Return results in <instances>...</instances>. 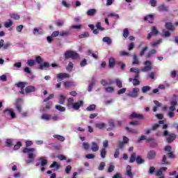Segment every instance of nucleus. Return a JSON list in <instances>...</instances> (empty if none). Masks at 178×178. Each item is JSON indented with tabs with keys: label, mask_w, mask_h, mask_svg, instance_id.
Returning <instances> with one entry per match:
<instances>
[{
	"label": "nucleus",
	"mask_w": 178,
	"mask_h": 178,
	"mask_svg": "<svg viewBox=\"0 0 178 178\" xmlns=\"http://www.w3.org/2000/svg\"><path fill=\"white\" fill-rule=\"evenodd\" d=\"M79 56L78 53L74 51H67L64 54V58L66 60L70 59L71 58V59L74 60L76 59H79Z\"/></svg>",
	"instance_id": "nucleus-2"
},
{
	"label": "nucleus",
	"mask_w": 178,
	"mask_h": 178,
	"mask_svg": "<svg viewBox=\"0 0 178 178\" xmlns=\"http://www.w3.org/2000/svg\"><path fill=\"white\" fill-rule=\"evenodd\" d=\"M74 104V99H73V97H69L67 99V106L72 107Z\"/></svg>",
	"instance_id": "nucleus-27"
},
{
	"label": "nucleus",
	"mask_w": 178,
	"mask_h": 178,
	"mask_svg": "<svg viewBox=\"0 0 178 178\" xmlns=\"http://www.w3.org/2000/svg\"><path fill=\"white\" fill-rule=\"evenodd\" d=\"M39 161H41L40 165L41 166H47V163H48V160L44 159V158L41 157L39 159Z\"/></svg>",
	"instance_id": "nucleus-34"
},
{
	"label": "nucleus",
	"mask_w": 178,
	"mask_h": 178,
	"mask_svg": "<svg viewBox=\"0 0 178 178\" xmlns=\"http://www.w3.org/2000/svg\"><path fill=\"white\" fill-rule=\"evenodd\" d=\"M106 166V163H105V162L104 161H102L100 162L97 169L98 170H104Z\"/></svg>",
	"instance_id": "nucleus-32"
},
{
	"label": "nucleus",
	"mask_w": 178,
	"mask_h": 178,
	"mask_svg": "<svg viewBox=\"0 0 178 178\" xmlns=\"http://www.w3.org/2000/svg\"><path fill=\"white\" fill-rule=\"evenodd\" d=\"M96 27H97V30H99L100 31H105V28H104L101 26L100 22H97Z\"/></svg>",
	"instance_id": "nucleus-41"
},
{
	"label": "nucleus",
	"mask_w": 178,
	"mask_h": 178,
	"mask_svg": "<svg viewBox=\"0 0 178 178\" xmlns=\"http://www.w3.org/2000/svg\"><path fill=\"white\" fill-rule=\"evenodd\" d=\"M138 92H140V88H134L132 91L129 93V97L131 98H137V97H138Z\"/></svg>",
	"instance_id": "nucleus-8"
},
{
	"label": "nucleus",
	"mask_w": 178,
	"mask_h": 178,
	"mask_svg": "<svg viewBox=\"0 0 178 178\" xmlns=\"http://www.w3.org/2000/svg\"><path fill=\"white\" fill-rule=\"evenodd\" d=\"M97 13V10L95 8L89 9L86 12V15L88 16H95V15Z\"/></svg>",
	"instance_id": "nucleus-20"
},
{
	"label": "nucleus",
	"mask_w": 178,
	"mask_h": 178,
	"mask_svg": "<svg viewBox=\"0 0 178 178\" xmlns=\"http://www.w3.org/2000/svg\"><path fill=\"white\" fill-rule=\"evenodd\" d=\"M22 147V142H17L16 145L14 146V149L16 151L17 149H20Z\"/></svg>",
	"instance_id": "nucleus-53"
},
{
	"label": "nucleus",
	"mask_w": 178,
	"mask_h": 178,
	"mask_svg": "<svg viewBox=\"0 0 178 178\" xmlns=\"http://www.w3.org/2000/svg\"><path fill=\"white\" fill-rule=\"evenodd\" d=\"M155 54H156V50L155 49H153L149 51V53L146 56V58H152V56H154Z\"/></svg>",
	"instance_id": "nucleus-26"
},
{
	"label": "nucleus",
	"mask_w": 178,
	"mask_h": 178,
	"mask_svg": "<svg viewBox=\"0 0 178 178\" xmlns=\"http://www.w3.org/2000/svg\"><path fill=\"white\" fill-rule=\"evenodd\" d=\"M102 41L103 42H106L107 45H112V39L109 37H104Z\"/></svg>",
	"instance_id": "nucleus-22"
},
{
	"label": "nucleus",
	"mask_w": 178,
	"mask_h": 178,
	"mask_svg": "<svg viewBox=\"0 0 178 178\" xmlns=\"http://www.w3.org/2000/svg\"><path fill=\"white\" fill-rule=\"evenodd\" d=\"M87 65V59L83 58L81 63H80V66L81 67H84V66H86Z\"/></svg>",
	"instance_id": "nucleus-58"
},
{
	"label": "nucleus",
	"mask_w": 178,
	"mask_h": 178,
	"mask_svg": "<svg viewBox=\"0 0 178 178\" xmlns=\"http://www.w3.org/2000/svg\"><path fill=\"white\" fill-rule=\"evenodd\" d=\"M54 138H56L57 140H58V141H61V142L65 141V137H63V136L54 135Z\"/></svg>",
	"instance_id": "nucleus-43"
},
{
	"label": "nucleus",
	"mask_w": 178,
	"mask_h": 178,
	"mask_svg": "<svg viewBox=\"0 0 178 178\" xmlns=\"http://www.w3.org/2000/svg\"><path fill=\"white\" fill-rule=\"evenodd\" d=\"M35 62L39 65H42L41 63H42V57H41L40 56H36Z\"/></svg>",
	"instance_id": "nucleus-50"
},
{
	"label": "nucleus",
	"mask_w": 178,
	"mask_h": 178,
	"mask_svg": "<svg viewBox=\"0 0 178 178\" xmlns=\"http://www.w3.org/2000/svg\"><path fill=\"white\" fill-rule=\"evenodd\" d=\"M51 65H49V63L44 62L42 64H40L38 67V69L40 70H42L44 68L48 69V67H50Z\"/></svg>",
	"instance_id": "nucleus-19"
},
{
	"label": "nucleus",
	"mask_w": 178,
	"mask_h": 178,
	"mask_svg": "<svg viewBox=\"0 0 178 178\" xmlns=\"http://www.w3.org/2000/svg\"><path fill=\"white\" fill-rule=\"evenodd\" d=\"M22 99L21 98H18L16 100V103H15V108L17 111V112H19V113H20L22 112Z\"/></svg>",
	"instance_id": "nucleus-9"
},
{
	"label": "nucleus",
	"mask_w": 178,
	"mask_h": 178,
	"mask_svg": "<svg viewBox=\"0 0 178 178\" xmlns=\"http://www.w3.org/2000/svg\"><path fill=\"white\" fill-rule=\"evenodd\" d=\"M97 108V106L95 104H90L86 108V111H95Z\"/></svg>",
	"instance_id": "nucleus-39"
},
{
	"label": "nucleus",
	"mask_w": 178,
	"mask_h": 178,
	"mask_svg": "<svg viewBox=\"0 0 178 178\" xmlns=\"http://www.w3.org/2000/svg\"><path fill=\"white\" fill-rule=\"evenodd\" d=\"M55 108L57 111H59V112H65V111H66V108L60 105H56Z\"/></svg>",
	"instance_id": "nucleus-35"
},
{
	"label": "nucleus",
	"mask_w": 178,
	"mask_h": 178,
	"mask_svg": "<svg viewBox=\"0 0 178 178\" xmlns=\"http://www.w3.org/2000/svg\"><path fill=\"white\" fill-rule=\"evenodd\" d=\"M60 35V32L59 31H55L51 33V37L55 38V37H58Z\"/></svg>",
	"instance_id": "nucleus-64"
},
{
	"label": "nucleus",
	"mask_w": 178,
	"mask_h": 178,
	"mask_svg": "<svg viewBox=\"0 0 178 178\" xmlns=\"http://www.w3.org/2000/svg\"><path fill=\"white\" fill-rule=\"evenodd\" d=\"M83 148L85 149L86 151H88V149H90V145L88 143H83Z\"/></svg>",
	"instance_id": "nucleus-61"
},
{
	"label": "nucleus",
	"mask_w": 178,
	"mask_h": 178,
	"mask_svg": "<svg viewBox=\"0 0 178 178\" xmlns=\"http://www.w3.org/2000/svg\"><path fill=\"white\" fill-rule=\"evenodd\" d=\"M57 158L59 159V161H66L67 159L66 156L63 154H58Z\"/></svg>",
	"instance_id": "nucleus-56"
},
{
	"label": "nucleus",
	"mask_w": 178,
	"mask_h": 178,
	"mask_svg": "<svg viewBox=\"0 0 178 178\" xmlns=\"http://www.w3.org/2000/svg\"><path fill=\"white\" fill-rule=\"evenodd\" d=\"M29 160L26 161V163H33L34 161V158H35V154L34 153H29L28 154Z\"/></svg>",
	"instance_id": "nucleus-15"
},
{
	"label": "nucleus",
	"mask_w": 178,
	"mask_h": 178,
	"mask_svg": "<svg viewBox=\"0 0 178 178\" xmlns=\"http://www.w3.org/2000/svg\"><path fill=\"white\" fill-rule=\"evenodd\" d=\"M12 24H13V21H10V22H6L4 24L6 29H9V27H10V26H12Z\"/></svg>",
	"instance_id": "nucleus-60"
},
{
	"label": "nucleus",
	"mask_w": 178,
	"mask_h": 178,
	"mask_svg": "<svg viewBox=\"0 0 178 178\" xmlns=\"http://www.w3.org/2000/svg\"><path fill=\"white\" fill-rule=\"evenodd\" d=\"M125 130H127L128 133H132V134H138V131L137 129H131L129 127H126Z\"/></svg>",
	"instance_id": "nucleus-23"
},
{
	"label": "nucleus",
	"mask_w": 178,
	"mask_h": 178,
	"mask_svg": "<svg viewBox=\"0 0 178 178\" xmlns=\"http://www.w3.org/2000/svg\"><path fill=\"white\" fill-rule=\"evenodd\" d=\"M108 124L110 127L107 129V131H111V130L115 129V123L113 122H110Z\"/></svg>",
	"instance_id": "nucleus-51"
},
{
	"label": "nucleus",
	"mask_w": 178,
	"mask_h": 178,
	"mask_svg": "<svg viewBox=\"0 0 178 178\" xmlns=\"http://www.w3.org/2000/svg\"><path fill=\"white\" fill-rule=\"evenodd\" d=\"M134 161H136V163H138V165H142V163H144V162H145V160H144V159H143L141 156H137L136 153H132L129 159V162L130 163H133Z\"/></svg>",
	"instance_id": "nucleus-1"
},
{
	"label": "nucleus",
	"mask_w": 178,
	"mask_h": 178,
	"mask_svg": "<svg viewBox=\"0 0 178 178\" xmlns=\"http://www.w3.org/2000/svg\"><path fill=\"white\" fill-rule=\"evenodd\" d=\"M56 77L59 81H62V80H65V79H69L70 74L67 73H59L56 75Z\"/></svg>",
	"instance_id": "nucleus-7"
},
{
	"label": "nucleus",
	"mask_w": 178,
	"mask_h": 178,
	"mask_svg": "<svg viewBox=\"0 0 178 178\" xmlns=\"http://www.w3.org/2000/svg\"><path fill=\"white\" fill-rule=\"evenodd\" d=\"M83 105H84V102L81 100L79 102L74 103L72 108H73V109L75 111H79V109H80V106H83Z\"/></svg>",
	"instance_id": "nucleus-12"
},
{
	"label": "nucleus",
	"mask_w": 178,
	"mask_h": 178,
	"mask_svg": "<svg viewBox=\"0 0 178 178\" xmlns=\"http://www.w3.org/2000/svg\"><path fill=\"white\" fill-rule=\"evenodd\" d=\"M70 172H72V167L70 165H67L65 168V173H66V175H70Z\"/></svg>",
	"instance_id": "nucleus-59"
},
{
	"label": "nucleus",
	"mask_w": 178,
	"mask_h": 178,
	"mask_svg": "<svg viewBox=\"0 0 178 178\" xmlns=\"http://www.w3.org/2000/svg\"><path fill=\"white\" fill-rule=\"evenodd\" d=\"M51 118L52 116H51V115L43 114L41 116V119L43 120H51Z\"/></svg>",
	"instance_id": "nucleus-33"
},
{
	"label": "nucleus",
	"mask_w": 178,
	"mask_h": 178,
	"mask_svg": "<svg viewBox=\"0 0 178 178\" xmlns=\"http://www.w3.org/2000/svg\"><path fill=\"white\" fill-rule=\"evenodd\" d=\"M100 156H102V158H103V159L106 158V149L104 148L101 150Z\"/></svg>",
	"instance_id": "nucleus-44"
},
{
	"label": "nucleus",
	"mask_w": 178,
	"mask_h": 178,
	"mask_svg": "<svg viewBox=\"0 0 178 178\" xmlns=\"http://www.w3.org/2000/svg\"><path fill=\"white\" fill-rule=\"evenodd\" d=\"M69 34H70V33H69V31H61L60 32V37H66L67 35H69Z\"/></svg>",
	"instance_id": "nucleus-52"
},
{
	"label": "nucleus",
	"mask_w": 178,
	"mask_h": 178,
	"mask_svg": "<svg viewBox=\"0 0 178 178\" xmlns=\"http://www.w3.org/2000/svg\"><path fill=\"white\" fill-rule=\"evenodd\" d=\"M106 92L112 93L113 91H115V88L112 86H108L105 88Z\"/></svg>",
	"instance_id": "nucleus-38"
},
{
	"label": "nucleus",
	"mask_w": 178,
	"mask_h": 178,
	"mask_svg": "<svg viewBox=\"0 0 178 178\" xmlns=\"http://www.w3.org/2000/svg\"><path fill=\"white\" fill-rule=\"evenodd\" d=\"M91 149L93 152H97V151L99 149V146H98V144L96 142L92 143Z\"/></svg>",
	"instance_id": "nucleus-18"
},
{
	"label": "nucleus",
	"mask_w": 178,
	"mask_h": 178,
	"mask_svg": "<svg viewBox=\"0 0 178 178\" xmlns=\"http://www.w3.org/2000/svg\"><path fill=\"white\" fill-rule=\"evenodd\" d=\"M133 84L134 86H140V81L138 80V79L134 78Z\"/></svg>",
	"instance_id": "nucleus-63"
},
{
	"label": "nucleus",
	"mask_w": 178,
	"mask_h": 178,
	"mask_svg": "<svg viewBox=\"0 0 178 178\" xmlns=\"http://www.w3.org/2000/svg\"><path fill=\"white\" fill-rule=\"evenodd\" d=\"M105 126H106V124H105V123H98V124H96V127L97 129H104V127H105Z\"/></svg>",
	"instance_id": "nucleus-54"
},
{
	"label": "nucleus",
	"mask_w": 178,
	"mask_h": 178,
	"mask_svg": "<svg viewBox=\"0 0 178 178\" xmlns=\"http://www.w3.org/2000/svg\"><path fill=\"white\" fill-rule=\"evenodd\" d=\"M159 34V31L156 29V26H152L151 33L147 35V40L152 38L153 35H158Z\"/></svg>",
	"instance_id": "nucleus-6"
},
{
	"label": "nucleus",
	"mask_w": 178,
	"mask_h": 178,
	"mask_svg": "<svg viewBox=\"0 0 178 178\" xmlns=\"http://www.w3.org/2000/svg\"><path fill=\"white\" fill-rule=\"evenodd\" d=\"M4 115L8 118V116H10L11 119H15L16 118V113H15V111H13V109L12 108H7L3 110Z\"/></svg>",
	"instance_id": "nucleus-5"
},
{
	"label": "nucleus",
	"mask_w": 178,
	"mask_h": 178,
	"mask_svg": "<svg viewBox=\"0 0 178 178\" xmlns=\"http://www.w3.org/2000/svg\"><path fill=\"white\" fill-rule=\"evenodd\" d=\"M10 17H11V19H14V20H19V19H20V16L16 14H10Z\"/></svg>",
	"instance_id": "nucleus-49"
},
{
	"label": "nucleus",
	"mask_w": 178,
	"mask_h": 178,
	"mask_svg": "<svg viewBox=\"0 0 178 178\" xmlns=\"http://www.w3.org/2000/svg\"><path fill=\"white\" fill-rule=\"evenodd\" d=\"M147 51H148V47H143L140 53V56H144V55H145V52H147Z\"/></svg>",
	"instance_id": "nucleus-47"
},
{
	"label": "nucleus",
	"mask_w": 178,
	"mask_h": 178,
	"mask_svg": "<svg viewBox=\"0 0 178 178\" xmlns=\"http://www.w3.org/2000/svg\"><path fill=\"white\" fill-rule=\"evenodd\" d=\"M154 172H155V167L150 166L148 172L149 175H154Z\"/></svg>",
	"instance_id": "nucleus-62"
},
{
	"label": "nucleus",
	"mask_w": 178,
	"mask_h": 178,
	"mask_svg": "<svg viewBox=\"0 0 178 178\" xmlns=\"http://www.w3.org/2000/svg\"><path fill=\"white\" fill-rule=\"evenodd\" d=\"M145 67L140 69V72H149L152 70V63L149 60H146L144 63Z\"/></svg>",
	"instance_id": "nucleus-4"
},
{
	"label": "nucleus",
	"mask_w": 178,
	"mask_h": 178,
	"mask_svg": "<svg viewBox=\"0 0 178 178\" xmlns=\"http://www.w3.org/2000/svg\"><path fill=\"white\" fill-rule=\"evenodd\" d=\"M35 91V87L33 86H29L25 89V92L26 94H30V92H34Z\"/></svg>",
	"instance_id": "nucleus-16"
},
{
	"label": "nucleus",
	"mask_w": 178,
	"mask_h": 178,
	"mask_svg": "<svg viewBox=\"0 0 178 178\" xmlns=\"http://www.w3.org/2000/svg\"><path fill=\"white\" fill-rule=\"evenodd\" d=\"M113 170H115V165H113V163H111L107 169V172L108 173H112Z\"/></svg>",
	"instance_id": "nucleus-30"
},
{
	"label": "nucleus",
	"mask_w": 178,
	"mask_h": 178,
	"mask_svg": "<svg viewBox=\"0 0 178 178\" xmlns=\"http://www.w3.org/2000/svg\"><path fill=\"white\" fill-rule=\"evenodd\" d=\"M133 59L132 65H140V60H138L137 55H134Z\"/></svg>",
	"instance_id": "nucleus-31"
},
{
	"label": "nucleus",
	"mask_w": 178,
	"mask_h": 178,
	"mask_svg": "<svg viewBox=\"0 0 178 178\" xmlns=\"http://www.w3.org/2000/svg\"><path fill=\"white\" fill-rule=\"evenodd\" d=\"M150 90H151V87L150 86H143L142 88V92L143 94H145V92H147V91H149Z\"/></svg>",
	"instance_id": "nucleus-45"
},
{
	"label": "nucleus",
	"mask_w": 178,
	"mask_h": 178,
	"mask_svg": "<svg viewBox=\"0 0 178 178\" xmlns=\"http://www.w3.org/2000/svg\"><path fill=\"white\" fill-rule=\"evenodd\" d=\"M115 65H116V60L113 57H111L108 59V66L110 69H113V67H115Z\"/></svg>",
	"instance_id": "nucleus-13"
},
{
	"label": "nucleus",
	"mask_w": 178,
	"mask_h": 178,
	"mask_svg": "<svg viewBox=\"0 0 178 178\" xmlns=\"http://www.w3.org/2000/svg\"><path fill=\"white\" fill-rule=\"evenodd\" d=\"M27 65L28 66L33 67L35 65V60L33 59H29L28 60Z\"/></svg>",
	"instance_id": "nucleus-48"
},
{
	"label": "nucleus",
	"mask_w": 178,
	"mask_h": 178,
	"mask_svg": "<svg viewBox=\"0 0 178 178\" xmlns=\"http://www.w3.org/2000/svg\"><path fill=\"white\" fill-rule=\"evenodd\" d=\"M163 136V137H166L168 136L166 138V141L169 144H170V143H173V141H175V140H176V137H177L175 134H171L169 135V131H164Z\"/></svg>",
	"instance_id": "nucleus-3"
},
{
	"label": "nucleus",
	"mask_w": 178,
	"mask_h": 178,
	"mask_svg": "<svg viewBox=\"0 0 178 178\" xmlns=\"http://www.w3.org/2000/svg\"><path fill=\"white\" fill-rule=\"evenodd\" d=\"M63 86L65 88H70V87L73 86V82L70 81H65Z\"/></svg>",
	"instance_id": "nucleus-29"
},
{
	"label": "nucleus",
	"mask_w": 178,
	"mask_h": 178,
	"mask_svg": "<svg viewBox=\"0 0 178 178\" xmlns=\"http://www.w3.org/2000/svg\"><path fill=\"white\" fill-rule=\"evenodd\" d=\"M66 101V97L63 95H60L59 96V102L60 105H65V102Z\"/></svg>",
	"instance_id": "nucleus-24"
},
{
	"label": "nucleus",
	"mask_w": 178,
	"mask_h": 178,
	"mask_svg": "<svg viewBox=\"0 0 178 178\" xmlns=\"http://www.w3.org/2000/svg\"><path fill=\"white\" fill-rule=\"evenodd\" d=\"M165 29H167V30H169L170 31H174L175 26H173V24H172V22H166Z\"/></svg>",
	"instance_id": "nucleus-17"
},
{
	"label": "nucleus",
	"mask_w": 178,
	"mask_h": 178,
	"mask_svg": "<svg viewBox=\"0 0 178 178\" xmlns=\"http://www.w3.org/2000/svg\"><path fill=\"white\" fill-rule=\"evenodd\" d=\"M73 66H74L73 63L72 61H70L67 67V70L72 71L73 70Z\"/></svg>",
	"instance_id": "nucleus-55"
},
{
	"label": "nucleus",
	"mask_w": 178,
	"mask_h": 178,
	"mask_svg": "<svg viewBox=\"0 0 178 178\" xmlns=\"http://www.w3.org/2000/svg\"><path fill=\"white\" fill-rule=\"evenodd\" d=\"M49 168H50V169H52L54 168H56V169H60V165H59V164H58V162L54 161L53 163L50 165Z\"/></svg>",
	"instance_id": "nucleus-36"
},
{
	"label": "nucleus",
	"mask_w": 178,
	"mask_h": 178,
	"mask_svg": "<svg viewBox=\"0 0 178 178\" xmlns=\"http://www.w3.org/2000/svg\"><path fill=\"white\" fill-rule=\"evenodd\" d=\"M88 37H90V33L88 32H84L79 35V38H87Z\"/></svg>",
	"instance_id": "nucleus-42"
},
{
	"label": "nucleus",
	"mask_w": 178,
	"mask_h": 178,
	"mask_svg": "<svg viewBox=\"0 0 178 178\" xmlns=\"http://www.w3.org/2000/svg\"><path fill=\"white\" fill-rule=\"evenodd\" d=\"M144 140H147V136L142 135L138 140L137 143H140L141 141H144Z\"/></svg>",
	"instance_id": "nucleus-57"
},
{
	"label": "nucleus",
	"mask_w": 178,
	"mask_h": 178,
	"mask_svg": "<svg viewBox=\"0 0 178 178\" xmlns=\"http://www.w3.org/2000/svg\"><path fill=\"white\" fill-rule=\"evenodd\" d=\"M101 84L105 87L106 86H111V84H113V81H109V82H108L106 80L102 79L101 81Z\"/></svg>",
	"instance_id": "nucleus-28"
},
{
	"label": "nucleus",
	"mask_w": 178,
	"mask_h": 178,
	"mask_svg": "<svg viewBox=\"0 0 178 178\" xmlns=\"http://www.w3.org/2000/svg\"><path fill=\"white\" fill-rule=\"evenodd\" d=\"M115 83L117 87H118V88H122V87H123L122 83V81H120V79H116L115 80Z\"/></svg>",
	"instance_id": "nucleus-37"
},
{
	"label": "nucleus",
	"mask_w": 178,
	"mask_h": 178,
	"mask_svg": "<svg viewBox=\"0 0 178 178\" xmlns=\"http://www.w3.org/2000/svg\"><path fill=\"white\" fill-rule=\"evenodd\" d=\"M129 34H130V33L129 32V29L126 28L124 29L123 31V38H127V37H129Z\"/></svg>",
	"instance_id": "nucleus-40"
},
{
	"label": "nucleus",
	"mask_w": 178,
	"mask_h": 178,
	"mask_svg": "<svg viewBox=\"0 0 178 178\" xmlns=\"http://www.w3.org/2000/svg\"><path fill=\"white\" fill-rule=\"evenodd\" d=\"M159 12H168V7L162 4L158 7Z\"/></svg>",
	"instance_id": "nucleus-25"
},
{
	"label": "nucleus",
	"mask_w": 178,
	"mask_h": 178,
	"mask_svg": "<svg viewBox=\"0 0 178 178\" xmlns=\"http://www.w3.org/2000/svg\"><path fill=\"white\" fill-rule=\"evenodd\" d=\"M129 119H140L141 120H144V115L143 114H138L136 113H132Z\"/></svg>",
	"instance_id": "nucleus-10"
},
{
	"label": "nucleus",
	"mask_w": 178,
	"mask_h": 178,
	"mask_svg": "<svg viewBox=\"0 0 178 178\" xmlns=\"http://www.w3.org/2000/svg\"><path fill=\"white\" fill-rule=\"evenodd\" d=\"M155 156H156V152L155 150H150L147 154V158L149 160L155 159Z\"/></svg>",
	"instance_id": "nucleus-11"
},
{
	"label": "nucleus",
	"mask_w": 178,
	"mask_h": 178,
	"mask_svg": "<svg viewBox=\"0 0 178 178\" xmlns=\"http://www.w3.org/2000/svg\"><path fill=\"white\" fill-rule=\"evenodd\" d=\"M126 175L129 178H133L134 177L133 172H131V165H127Z\"/></svg>",
	"instance_id": "nucleus-14"
},
{
	"label": "nucleus",
	"mask_w": 178,
	"mask_h": 178,
	"mask_svg": "<svg viewBox=\"0 0 178 178\" xmlns=\"http://www.w3.org/2000/svg\"><path fill=\"white\" fill-rule=\"evenodd\" d=\"M16 86L18 88H22L23 90V88H24V87H26V84L24 83V82H19V83H16Z\"/></svg>",
	"instance_id": "nucleus-46"
},
{
	"label": "nucleus",
	"mask_w": 178,
	"mask_h": 178,
	"mask_svg": "<svg viewBox=\"0 0 178 178\" xmlns=\"http://www.w3.org/2000/svg\"><path fill=\"white\" fill-rule=\"evenodd\" d=\"M161 165H170V162L168 161V156H166L165 154L162 157Z\"/></svg>",
	"instance_id": "nucleus-21"
}]
</instances>
